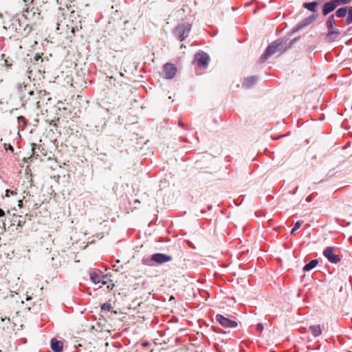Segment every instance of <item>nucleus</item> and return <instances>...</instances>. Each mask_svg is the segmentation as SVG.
Masks as SVG:
<instances>
[{
    "instance_id": "f257e3e1",
    "label": "nucleus",
    "mask_w": 352,
    "mask_h": 352,
    "mask_svg": "<svg viewBox=\"0 0 352 352\" xmlns=\"http://www.w3.org/2000/svg\"><path fill=\"white\" fill-rule=\"evenodd\" d=\"M22 17L25 21L24 31L28 33L32 31L36 21L41 19V10L36 5V3L32 0L30 5L28 6L26 10L23 11Z\"/></svg>"
},
{
    "instance_id": "f03ea898",
    "label": "nucleus",
    "mask_w": 352,
    "mask_h": 352,
    "mask_svg": "<svg viewBox=\"0 0 352 352\" xmlns=\"http://www.w3.org/2000/svg\"><path fill=\"white\" fill-rule=\"evenodd\" d=\"M191 30V24L189 23H182L178 24L173 30L174 36L179 41L186 38Z\"/></svg>"
},
{
    "instance_id": "7ed1b4c3",
    "label": "nucleus",
    "mask_w": 352,
    "mask_h": 352,
    "mask_svg": "<svg viewBox=\"0 0 352 352\" xmlns=\"http://www.w3.org/2000/svg\"><path fill=\"white\" fill-rule=\"evenodd\" d=\"M283 48V41L280 39L276 40L272 45H269L265 50V53L261 56L260 62H265L270 56L273 55L277 52H279Z\"/></svg>"
},
{
    "instance_id": "20e7f679",
    "label": "nucleus",
    "mask_w": 352,
    "mask_h": 352,
    "mask_svg": "<svg viewBox=\"0 0 352 352\" xmlns=\"http://www.w3.org/2000/svg\"><path fill=\"white\" fill-rule=\"evenodd\" d=\"M22 25L21 20L16 16H12L8 21L5 22L4 28L12 33L17 32L21 30Z\"/></svg>"
},
{
    "instance_id": "39448f33",
    "label": "nucleus",
    "mask_w": 352,
    "mask_h": 352,
    "mask_svg": "<svg viewBox=\"0 0 352 352\" xmlns=\"http://www.w3.org/2000/svg\"><path fill=\"white\" fill-rule=\"evenodd\" d=\"M90 278L95 284L106 285L109 278L107 275L102 274L100 271H94L90 274Z\"/></svg>"
},
{
    "instance_id": "423d86ee",
    "label": "nucleus",
    "mask_w": 352,
    "mask_h": 352,
    "mask_svg": "<svg viewBox=\"0 0 352 352\" xmlns=\"http://www.w3.org/2000/svg\"><path fill=\"white\" fill-rule=\"evenodd\" d=\"M216 320L223 327L226 328H235L237 327L238 323L236 320L226 318L221 314L216 316Z\"/></svg>"
},
{
    "instance_id": "0eeeda50",
    "label": "nucleus",
    "mask_w": 352,
    "mask_h": 352,
    "mask_svg": "<svg viewBox=\"0 0 352 352\" xmlns=\"http://www.w3.org/2000/svg\"><path fill=\"white\" fill-rule=\"evenodd\" d=\"M19 93L25 101L30 100L32 96L34 95V91L30 88V85H26L19 86Z\"/></svg>"
},
{
    "instance_id": "6e6552de",
    "label": "nucleus",
    "mask_w": 352,
    "mask_h": 352,
    "mask_svg": "<svg viewBox=\"0 0 352 352\" xmlns=\"http://www.w3.org/2000/svg\"><path fill=\"white\" fill-rule=\"evenodd\" d=\"M177 71L176 66L173 63H168L164 65V74L166 78H173L175 76Z\"/></svg>"
},
{
    "instance_id": "1a4fd4ad",
    "label": "nucleus",
    "mask_w": 352,
    "mask_h": 352,
    "mask_svg": "<svg viewBox=\"0 0 352 352\" xmlns=\"http://www.w3.org/2000/svg\"><path fill=\"white\" fill-rule=\"evenodd\" d=\"M323 255L332 263H337L340 260L339 256L333 253V248L332 247L326 248L323 251Z\"/></svg>"
},
{
    "instance_id": "9d476101",
    "label": "nucleus",
    "mask_w": 352,
    "mask_h": 352,
    "mask_svg": "<svg viewBox=\"0 0 352 352\" xmlns=\"http://www.w3.org/2000/svg\"><path fill=\"white\" fill-rule=\"evenodd\" d=\"M337 2L338 1L336 0H331L330 1L325 3L322 8L323 15L326 16L333 11L338 6V3Z\"/></svg>"
},
{
    "instance_id": "9b49d317",
    "label": "nucleus",
    "mask_w": 352,
    "mask_h": 352,
    "mask_svg": "<svg viewBox=\"0 0 352 352\" xmlns=\"http://www.w3.org/2000/svg\"><path fill=\"white\" fill-rule=\"evenodd\" d=\"M316 20L315 16H310L305 19H304L302 21H301L300 23H298L296 27L294 28V30L297 31L301 28H303L306 27L307 25L311 24Z\"/></svg>"
},
{
    "instance_id": "f8f14e48",
    "label": "nucleus",
    "mask_w": 352,
    "mask_h": 352,
    "mask_svg": "<svg viewBox=\"0 0 352 352\" xmlns=\"http://www.w3.org/2000/svg\"><path fill=\"white\" fill-rule=\"evenodd\" d=\"M340 32L337 28L330 29L326 35V38L328 42H333L338 38Z\"/></svg>"
},
{
    "instance_id": "ddd939ff",
    "label": "nucleus",
    "mask_w": 352,
    "mask_h": 352,
    "mask_svg": "<svg viewBox=\"0 0 352 352\" xmlns=\"http://www.w3.org/2000/svg\"><path fill=\"white\" fill-rule=\"evenodd\" d=\"M152 260L158 263H163L170 261L171 257L163 254L157 253L153 255Z\"/></svg>"
},
{
    "instance_id": "4468645a",
    "label": "nucleus",
    "mask_w": 352,
    "mask_h": 352,
    "mask_svg": "<svg viewBox=\"0 0 352 352\" xmlns=\"http://www.w3.org/2000/svg\"><path fill=\"white\" fill-rule=\"evenodd\" d=\"M209 60H210V57L206 53H205L204 52H199V67L201 65L205 67H207L208 65Z\"/></svg>"
},
{
    "instance_id": "2eb2a0df",
    "label": "nucleus",
    "mask_w": 352,
    "mask_h": 352,
    "mask_svg": "<svg viewBox=\"0 0 352 352\" xmlns=\"http://www.w3.org/2000/svg\"><path fill=\"white\" fill-rule=\"evenodd\" d=\"M51 348L54 351L59 352V351H62L63 343H62V342L57 340L55 338H53L51 340Z\"/></svg>"
},
{
    "instance_id": "dca6fc26",
    "label": "nucleus",
    "mask_w": 352,
    "mask_h": 352,
    "mask_svg": "<svg viewBox=\"0 0 352 352\" xmlns=\"http://www.w3.org/2000/svg\"><path fill=\"white\" fill-rule=\"evenodd\" d=\"M319 1H312L308 3H304L302 6L310 12H316L317 6L319 4Z\"/></svg>"
},
{
    "instance_id": "f3484780",
    "label": "nucleus",
    "mask_w": 352,
    "mask_h": 352,
    "mask_svg": "<svg viewBox=\"0 0 352 352\" xmlns=\"http://www.w3.org/2000/svg\"><path fill=\"white\" fill-rule=\"evenodd\" d=\"M256 81L257 78L256 76H250L244 80L243 86L245 87V88H250L252 85H254L256 82Z\"/></svg>"
},
{
    "instance_id": "a211bd4d",
    "label": "nucleus",
    "mask_w": 352,
    "mask_h": 352,
    "mask_svg": "<svg viewBox=\"0 0 352 352\" xmlns=\"http://www.w3.org/2000/svg\"><path fill=\"white\" fill-rule=\"evenodd\" d=\"M309 330L314 337H318L322 334V329L318 324L310 326Z\"/></svg>"
},
{
    "instance_id": "6ab92c4d",
    "label": "nucleus",
    "mask_w": 352,
    "mask_h": 352,
    "mask_svg": "<svg viewBox=\"0 0 352 352\" xmlns=\"http://www.w3.org/2000/svg\"><path fill=\"white\" fill-rule=\"evenodd\" d=\"M318 263V260H316V259L312 260L309 263L306 264L303 267V270L304 271H309V270L314 269L315 267H316Z\"/></svg>"
},
{
    "instance_id": "aec40b11",
    "label": "nucleus",
    "mask_w": 352,
    "mask_h": 352,
    "mask_svg": "<svg viewBox=\"0 0 352 352\" xmlns=\"http://www.w3.org/2000/svg\"><path fill=\"white\" fill-rule=\"evenodd\" d=\"M347 14V8H340L338 9L336 12V16L337 17L341 18L344 17Z\"/></svg>"
},
{
    "instance_id": "412c9836",
    "label": "nucleus",
    "mask_w": 352,
    "mask_h": 352,
    "mask_svg": "<svg viewBox=\"0 0 352 352\" xmlns=\"http://www.w3.org/2000/svg\"><path fill=\"white\" fill-rule=\"evenodd\" d=\"M333 23H334V15L332 14L328 18V20L326 22V26L329 30L333 29Z\"/></svg>"
},
{
    "instance_id": "4be33fe9",
    "label": "nucleus",
    "mask_w": 352,
    "mask_h": 352,
    "mask_svg": "<svg viewBox=\"0 0 352 352\" xmlns=\"http://www.w3.org/2000/svg\"><path fill=\"white\" fill-rule=\"evenodd\" d=\"M349 14L348 16L346 19V23L347 25L352 23V6L349 8Z\"/></svg>"
},
{
    "instance_id": "5701e85b",
    "label": "nucleus",
    "mask_w": 352,
    "mask_h": 352,
    "mask_svg": "<svg viewBox=\"0 0 352 352\" xmlns=\"http://www.w3.org/2000/svg\"><path fill=\"white\" fill-rule=\"evenodd\" d=\"M111 309H112V307H111V304H109V303H104L101 306V311L102 312L105 311H109Z\"/></svg>"
},
{
    "instance_id": "b1692460",
    "label": "nucleus",
    "mask_w": 352,
    "mask_h": 352,
    "mask_svg": "<svg viewBox=\"0 0 352 352\" xmlns=\"http://www.w3.org/2000/svg\"><path fill=\"white\" fill-rule=\"evenodd\" d=\"M301 225H302V222H301V221H297V222L295 223V225H294V228H292V232H291V234H294V232H295L297 230H298V229L300 228V227L301 226Z\"/></svg>"
},
{
    "instance_id": "393cba45",
    "label": "nucleus",
    "mask_w": 352,
    "mask_h": 352,
    "mask_svg": "<svg viewBox=\"0 0 352 352\" xmlns=\"http://www.w3.org/2000/svg\"><path fill=\"white\" fill-rule=\"evenodd\" d=\"M199 296L205 300H207L210 297V294L208 293V292L204 290L202 292L199 291Z\"/></svg>"
},
{
    "instance_id": "a878e982",
    "label": "nucleus",
    "mask_w": 352,
    "mask_h": 352,
    "mask_svg": "<svg viewBox=\"0 0 352 352\" xmlns=\"http://www.w3.org/2000/svg\"><path fill=\"white\" fill-rule=\"evenodd\" d=\"M338 3V6H340V5H344V4H348L352 0H336Z\"/></svg>"
},
{
    "instance_id": "bb28decb",
    "label": "nucleus",
    "mask_w": 352,
    "mask_h": 352,
    "mask_svg": "<svg viewBox=\"0 0 352 352\" xmlns=\"http://www.w3.org/2000/svg\"><path fill=\"white\" fill-rule=\"evenodd\" d=\"M16 195V192H14L13 190H6V197H10V195Z\"/></svg>"
},
{
    "instance_id": "cd10ccee",
    "label": "nucleus",
    "mask_w": 352,
    "mask_h": 352,
    "mask_svg": "<svg viewBox=\"0 0 352 352\" xmlns=\"http://www.w3.org/2000/svg\"><path fill=\"white\" fill-rule=\"evenodd\" d=\"M12 63H10L8 60H5V65L8 69H10L12 67Z\"/></svg>"
},
{
    "instance_id": "c85d7f7f",
    "label": "nucleus",
    "mask_w": 352,
    "mask_h": 352,
    "mask_svg": "<svg viewBox=\"0 0 352 352\" xmlns=\"http://www.w3.org/2000/svg\"><path fill=\"white\" fill-rule=\"evenodd\" d=\"M5 212L4 211L0 208V217L4 216Z\"/></svg>"
},
{
    "instance_id": "c756f323",
    "label": "nucleus",
    "mask_w": 352,
    "mask_h": 352,
    "mask_svg": "<svg viewBox=\"0 0 352 352\" xmlns=\"http://www.w3.org/2000/svg\"><path fill=\"white\" fill-rule=\"evenodd\" d=\"M40 58H41V57L38 54H36V55L35 56V59H36V60H39Z\"/></svg>"
},
{
    "instance_id": "7c9ffc66",
    "label": "nucleus",
    "mask_w": 352,
    "mask_h": 352,
    "mask_svg": "<svg viewBox=\"0 0 352 352\" xmlns=\"http://www.w3.org/2000/svg\"><path fill=\"white\" fill-rule=\"evenodd\" d=\"M197 58H198V54L195 55L194 61H196L197 60Z\"/></svg>"
},
{
    "instance_id": "2f4dec72",
    "label": "nucleus",
    "mask_w": 352,
    "mask_h": 352,
    "mask_svg": "<svg viewBox=\"0 0 352 352\" xmlns=\"http://www.w3.org/2000/svg\"><path fill=\"white\" fill-rule=\"evenodd\" d=\"M258 328H259V329H262V328H263V327H262V325H261V324H258Z\"/></svg>"
},
{
    "instance_id": "473e14b6",
    "label": "nucleus",
    "mask_w": 352,
    "mask_h": 352,
    "mask_svg": "<svg viewBox=\"0 0 352 352\" xmlns=\"http://www.w3.org/2000/svg\"><path fill=\"white\" fill-rule=\"evenodd\" d=\"M36 146V144H32V151H34V146Z\"/></svg>"
},
{
    "instance_id": "72a5a7b5",
    "label": "nucleus",
    "mask_w": 352,
    "mask_h": 352,
    "mask_svg": "<svg viewBox=\"0 0 352 352\" xmlns=\"http://www.w3.org/2000/svg\"><path fill=\"white\" fill-rule=\"evenodd\" d=\"M179 124L181 126H183V123L182 122H179Z\"/></svg>"
},
{
    "instance_id": "f704fd0d",
    "label": "nucleus",
    "mask_w": 352,
    "mask_h": 352,
    "mask_svg": "<svg viewBox=\"0 0 352 352\" xmlns=\"http://www.w3.org/2000/svg\"><path fill=\"white\" fill-rule=\"evenodd\" d=\"M72 32L73 33L74 32V28H72Z\"/></svg>"
},
{
    "instance_id": "c9c22d12",
    "label": "nucleus",
    "mask_w": 352,
    "mask_h": 352,
    "mask_svg": "<svg viewBox=\"0 0 352 352\" xmlns=\"http://www.w3.org/2000/svg\"><path fill=\"white\" fill-rule=\"evenodd\" d=\"M181 47H182H182H185V46H184V45L182 44V45H181Z\"/></svg>"
},
{
    "instance_id": "e433bc0d",
    "label": "nucleus",
    "mask_w": 352,
    "mask_h": 352,
    "mask_svg": "<svg viewBox=\"0 0 352 352\" xmlns=\"http://www.w3.org/2000/svg\"><path fill=\"white\" fill-rule=\"evenodd\" d=\"M0 352H1V351H0Z\"/></svg>"
}]
</instances>
